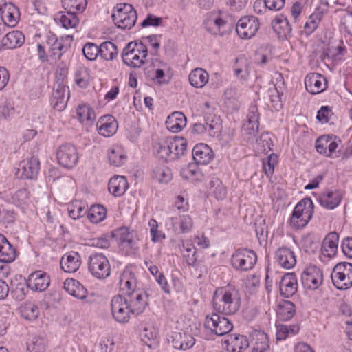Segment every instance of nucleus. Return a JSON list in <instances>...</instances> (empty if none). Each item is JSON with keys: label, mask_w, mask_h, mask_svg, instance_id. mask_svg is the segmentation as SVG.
I'll use <instances>...</instances> for the list:
<instances>
[{"label": "nucleus", "mask_w": 352, "mask_h": 352, "mask_svg": "<svg viewBox=\"0 0 352 352\" xmlns=\"http://www.w3.org/2000/svg\"><path fill=\"white\" fill-rule=\"evenodd\" d=\"M29 288L28 280L22 279L21 276H20V281L16 278L11 281V294L17 300L24 299Z\"/></svg>", "instance_id": "42"}, {"label": "nucleus", "mask_w": 352, "mask_h": 352, "mask_svg": "<svg viewBox=\"0 0 352 352\" xmlns=\"http://www.w3.org/2000/svg\"><path fill=\"white\" fill-rule=\"evenodd\" d=\"M148 55V48L142 42L129 43L123 49L122 58L124 64L131 67H140Z\"/></svg>", "instance_id": "4"}, {"label": "nucleus", "mask_w": 352, "mask_h": 352, "mask_svg": "<svg viewBox=\"0 0 352 352\" xmlns=\"http://www.w3.org/2000/svg\"><path fill=\"white\" fill-rule=\"evenodd\" d=\"M56 78V82L54 87L56 89L53 93L52 104L55 110L61 112L66 108L64 94L66 79V65L65 63L58 64Z\"/></svg>", "instance_id": "8"}, {"label": "nucleus", "mask_w": 352, "mask_h": 352, "mask_svg": "<svg viewBox=\"0 0 352 352\" xmlns=\"http://www.w3.org/2000/svg\"><path fill=\"white\" fill-rule=\"evenodd\" d=\"M21 316L29 320H36L39 316L38 307L29 302H25L21 308Z\"/></svg>", "instance_id": "54"}, {"label": "nucleus", "mask_w": 352, "mask_h": 352, "mask_svg": "<svg viewBox=\"0 0 352 352\" xmlns=\"http://www.w3.org/2000/svg\"><path fill=\"white\" fill-rule=\"evenodd\" d=\"M119 287L120 289L127 295L140 289L137 276L131 268L124 269L120 274Z\"/></svg>", "instance_id": "16"}, {"label": "nucleus", "mask_w": 352, "mask_h": 352, "mask_svg": "<svg viewBox=\"0 0 352 352\" xmlns=\"http://www.w3.org/2000/svg\"><path fill=\"white\" fill-rule=\"evenodd\" d=\"M247 122L244 124L243 129L250 135H254L258 131L259 115L258 108L256 106H252L249 109L247 116Z\"/></svg>", "instance_id": "36"}, {"label": "nucleus", "mask_w": 352, "mask_h": 352, "mask_svg": "<svg viewBox=\"0 0 352 352\" xmlns=\"http://www.w3.org/2000/svg\"><path fill=\"white\" fill-rule=\"evenodd\" d=\"M278 163V155L275 153H271L266 160L263 161V168L267 177H270L274 172V167Z\"/></svg>", "instance_id": "60"}, {"label": "nucleus", "mask_w": 352, "mask_h": 352, "mask_svg": "<svg viewBox=\"0 0 352 352\" xmlns=\"http://www.w3.org/2000/svg\"><path fill=\"white\" fill-rule=\"evenodd\" d=\"M225 103L231 109H238L239 107V94L234 89H227L224 92Z\"/></svg>", "instance_id": "56"}, {"label": "nucleus", "mask_w": 352, "mask_h": 352, "mask_svg": "<svg viewBox=\"0 0 352 352\" xmlns=\"http://www.w3.org/2000/svg\"><path fill=\"white\" fill-rule=\"evenodd\" d=\"M340 142L341 140L336 136L324 135L317 139L315 147L320 154L329 157H338L336 153Z\"/></svg>", "instance_id": "12"}, {"label": "nucleus", "mask_w": 352, "mask_h": 352, "mask_svg": "<svg viewBox=\"0 0 352 352\" xmlns=\"http://www.w3.org/2000/svg\"><path fill=\"white\" fill-rule=\"evenodd\" d=\"M153 76L152 79L159 84L167 83L168 80L165 79L164 71L167 68L165 63L155 58L153 60Z\"/></svg>", "instance_id": "50"}, {"label": "nucleus", "mask_w": 352, "mask_h": 352, "mask_svg": "<svg viewBox=\"0 0 352 352\" xmlns=\"http://www.w3.org/2000/svg\"><path fill=\"white\" fill-rule=\"evenodd\" d=\"M166 126L173 133L180 132L186 125V118L182 112H174L168 116Z\"/></svg>", "instance_id": "32"}, {"label": "nucleus", "mask_w": 352, "mask_h": 352, "mask_svg": "<svg viewBox=\"0 0 352 352\" xmlns=\"http://www.w3.org/2000/svg\"><path fill=\"white\" fill-rule=\"evenodd\" d=\"M25 41V36L21 31L14 30L7 32L0 41V49L2 47L13 49L21 46Z\"/></svg>", "instance_id": "30"}, {"label": "nucleus", "mask_w": 352, "mask_h": 352, "mask_svg": "<svg viewBox=\"0 0 352 352\" xmlns=\"http://www.w3.org/2000/svg\"><path fill=\"white\" fill-rule=\"evenodd\" d=\"M154 155L165 161H173L184 155L187 140L182 137L164 138L153 144Z\"/></svg>", "instance_id": "2"}, {"label": "nucleus", "mask_w": 352, "mask_h": 352, "mask_svg": "<svg viewBox=\"0 0 352 352\" xmlns=\"http://www.w3.org/2000/svg\"><path fill=\"white\" fill-rule=\"evenodd\" d=\"M338 242L339 236L335 232H330L325 236L321 245V252L320 254V259L321 261L326 263L332 259L336 255Z\"/></svg>", "instance_id": "15"}, {"label": "nucleus", "mask_w": 352, "mask_h": 352, "mask_svg": "<svg viewBox=\"0 0 352 352\" xmlns=\"http://www.w3.org/2000/svg\"><path fill=\"white\" fill-rule=\"evenodd\" d=\"M110 244V236L107 234H103L100 237L91 239L89 241V245L102 249L108 248Z\"/></svg>", "instance_id": "64"}, {"label": "nucleus", "mask_w": 352, "mask_h": 352, "mask_svg": "<svg viewBox=\"0 0 352 352\" xmlns=\"http://www.w3.org/2000/svg\"><path fill=\"white\" fill-rule=\"evenodd\" d=\"M230 261L232 267L236 270L248 272L256 265L257 256L252 250L238 249L232 254Z\"/></svg>", "instance_id": "9"}, {"label": "nucleus", "mask_w": 352, "mask_h": 352, "mask_svg": "<svg viewBox=\"0 0 352 352\" xmlns=\"http://www.w3.org/2000/svg\"><path fill=\"white\" fill-rule=\"evenodd\" d=\"M188 80L192 87L203 88L208 82L209 74L202 68H196L190 72Z\"/></svg>", "instance_id": "38"}, {"label": "nucleus", "mask_w": 352, "mask_h": 352, "mask_svg": "<svg viewBox=\"0 0 352 352\" xmlns=\"http://www.w3.org/2000/svg\"><path fill=\"white\" fill-rule=\"evenodd\" d=\"M81 265V256L77 251L67 252V273L76 272Z\"/></svg>", "instance_id": "55"}, {"label": "nucleus", "mask_w": 352, "mask_h": 352, "mask_svg": "<svg viewBox=\"0 0 352 352\" xmlns=\"http://www.w3.org/2000/svg\"><path fill=\"white\" fill-rule=\"evenodd\" d=\"M96 128L100 135L111 137L116 133L118 124L113 116L105 115L98 119L96 123Z\"/></svg>", "instance_id": "20"}, {"label": "nucleus", "mask_w": 352, "mask_h": 352, "mask_svg": "<svg viewBox=\"0 0 352 352\" xmlns=\"http://www.w3.org/2000/svg\"><path fill=\"white\" fill-rule=\"evenodd\" d=\"M151 241L154 243L160 242L164 239L165 234L158 230V223L155 219H151L148 222Z\"/></svg>", "instance_id": "63"}, {"label": "nucleus", "mask_w": 352, "mask_h": 352, "mask_svg": "<svg viewBox=\"0 0 352 352\" xmlns=\"http://www.w3.org/2000/svg\"><path fill=\"white\" fill-rule=\"evenodd\" d=\"M111 311L113 319L122 324L128 322L132 314L128 300L121 295H116L112 298Z\"/></svg>", "instance_id": "11"}, {"label": "nucleus", "mask_w": 352, "mask_h": 352, "mask_svg": "<svg viewBox=\"0 0 352 352\" xmlns=\"http://www.w3.org/2000/svg\"><path fill=\"white\" fill-rule=\"evenodd\" d=\"M50 283V276L42 271H36L32 273L28 279V285L30 288L37 292L45 291L49 287Z\"/></svg>", "instance_id": "21"}, {"label": "nucleus", "mask_w": 352, "mask_h": 352, "mask_svg": "<svg viewBox=\"0 0 352 352\" xmlns=\"http://www.w3.org/2000/svg\"><path fill=\"white\" fill-rule=\"evenodd\" d=\"M82 52L87 60H95L100 56V46L94 43H87L82 47Z\"/></svg>", "instance_id": "59"}, {"label": "nucleus", "mask_w": 352, "mask_h": 352, "mask_svg": "<svg viewBox=\"0 0 352 352\" xmlns=\"http://www.w3.org/2000/svg\"><path fill=\"white\" fill-rule=\"evenodd\" d=\"M276 338L277 340H285L289 336L296 335L299 331L298 324H278L276 326Z\"/></svg>", "instance_id": "52"}, {"label": "nucleus", "mask_w": 352, "mask_h": 352, "mask_svg": "<svg viewBox=\"0 0 352 352\" xmlns=\"http://www.w3.org/2000/svg\"><path fill=\"white\" fill-rule=\"evenodd\" d=\"M88 270L98 279H105L111 274V265L107 257L102 253L95 252L89 256Z\"/></svg>", "instance_id": "6"}, {"label": "nucleus", "mask_w": 352, "mask_h": 352, "mask_svg": "<svg viewBox=\"0 0 352 352\" xmlns=\"http://www.w3.org/2000/svg\"><path fill=\"white\" fill-rule=\"evenodd\" d=\"M87 218L94 223H99L107 217V210L102 205H93L88 210Z\"/></svg>", "instance_id": "49"}, {"label": "nucleus", "mask_w": 352, "mask_h": 352, "mask_svg": "<svg viewBox=\"0 0 352 352\" xmlns=\"http://www.w3.org/2000/svg\"><path fill=\"white\" fill-rule=\"evenodd\" d=\"M252 337L253 352H265L268 349L269 341L265 333L261 331H255Z\"/></svg>", "instance_id": "40"}, {"label": "nucleus", "mask_w": 352, "mask_h": 352, "mask_svg": "<svg viewBox=\"0 0 352 352\" xmlns=\"http://www.w3.org/2000/svg\"><path fill=\"white\" fill-rule=\"evenodd\" d=\"M314 205L310 198H304L295 206L289 218V226L296 230L305 228L314 214Z\"/></svg>", "instance_id": "3"}, {"label": "nucleus", "mask_w": 352, "mask_h": 352, "mask_svg": "<svg viewBox=\"0 0 352 352\" xmlns=\"http://www.w3.org/2000/svg\"><path fill=\"white\" fill-rule=\"evenodd\" d=\"M206 25L208 30L214 34H223L229 28L228 22L219 16L208 19Z\"/></svg>", "instance_id": "43"}, {"label": "nucleus", "mask_w": 352, "mask_h": 352, "mask_svg": "<svg viewBox=\"0 0 352 352\" xmlns=\"http://www.w3.org/2000/svg\"><path fill=\"white\" fill-rule=\"evenodd\" d=\"M126 159V153L122 146L116 144L109 149L108 160L111 165L121 166L125 163Z\"/></svg>", "instance_id": "33"}, {"label": "nucleus", "mask_w": 352, "mask_h": 352, "mask_svg": "<svg viewBox=\"0 0 352 352\" xmlns=\"http://www.w3.org/2000/svg\"><path fill=\"white\" fill-rule=\"evenodd\" d=\"M193 159L197 164H207L214 158L212 150L205 144L196 145L192 150Z\"/></svg>", "instance_id": "29"}, {"label": "nucleus", "mask_w": 352, "mask_h": 352, "mask_svg": "<svg viewBox=\"0 0 352 352\" xmlns=\"http://www.w3.org/2000/svg\"><path fill=\"white\" fill-rule=\"evenodd\" d=\"M67 293L79 300H84L87 295V289L78 280L67 278Z\"/></svg>", "instance_id": "44"}, {"label": "nucleus", "mask_w": 352, "mask_h": 352, "mask_svg": "<svg viewBox=\"0 0 352 352\" xmlns=\"http://www.w3.org/2000/svg\"><path fill=\"white\" fill-rule=\"evenodd\" d=\"M118 49L111 41L102 42L100 45V56L105 60H113L118 57Z\"/></svg>", "instance_id": "48"}, {"label": "nucleus", "mask_w": 352, "mask_h": 352, "mask_svg": "<svg viewBox=\"0 0 352 352\" xmlns=\"http://www.w3.org/2000/svg\"><path fill=\"white\" fill-rule=\"evenodd\" d=\"M47 341L45 338L41 336L34 337L32 342L28 344L29 352H45Z\"/></svg>", "instance_id": "61"}, {"label": "nucleus", "mask_w": 352, "mask_h": 352, "mask_svg": "<svg viewBox=\"0 0 352 352\" xmlns=\"http://www.w3.org/2000/svg\"><path fill=\"white\" fill-rule=\"evenodd\" d=\"M276 262L285 269H292L296 263L294 252L288 248H280L275 254Z\"/></svg>", "instance_id": "27"}, {"label": "nucleus", "mask_w": 352, "mask_h": 352, "mask_svg": "<svg viewBox=\"0 0 352 352\" xmlns=\"http://www.w3.org/2000/svg\"><path fill=\"white\" fill-rule=\"evenodd\" d=\"M153 177L159 182L167 183L171 179L172 173L168 167H157L153 170Z\"/></svg>", "instance_id": "58"}, {"label": "nucleus", "mask_w": 352, "mask_h": 352, "mask_svg": "<svg viewBox=\"0 0 352 352\" xmlns=\"http://www.w3.org/2000/svg\"><path fill=\"white\" fill-rule=\"evenodd\" d=\"M276 313L280 320H289L296 313L294 304L288 300L281 301L278 305Z\"/></svg>", "instance_id": "45"}, {"label": "nucleus", "mask_w": 352, "mask_h": 352, "mask_svg": "<svg viewBox=\"0 0 352 352\" xmlns=\"http://www.w3.org/2000/svg\"><path fill=\"white\" fill-rule=\"evenodd\" d=\"M111 17L118 28L129 30L135 24L138 15L131 4L119 3L114 8Z\"/></svg>", "instance_id": "5"}, {"label": "nucleus", "mask_w": 352, "mask_h": 352, "mask_svg": "<svg viewBox=\"0 0 352 352\" xmlns=\"http://www.w3.org/2000/svg\"><path fill=\"white\" fill-rule=\"evenodd\" d=\"M0 12L1 18L6 23L8 28L14 27L17 23V17L15 12H17V8L11 3H3V6L0 5Z\"/></svg>", "instance_id": "39"}, {"label": "nucleus", "mask_w": 352, "mask_h": 352, "mask_svg": "<svg viewBox=\"0 0 352 352\" xmlns=\"http://www.w3.org/2000/svg\"><path fill=\"white\" fill-rule=\"evenodd\" d=\"M88 206L85 202L75 200L67 206L69 217L76 220L82 217L87 212Z\"/></svg>", "instance_id": "46"}, {"label": "nucleus", "mask_w": 352, "mask_h": 352, "mask_svg": "<svg viewBox=\"0 0 352 352\" xmlns=\"http://www.w3.org/2000/svg\"><path fill=\"white\" fill-rule=\"evenodd\" d=\"M181 175L183 178L190 180L197 181L200 180L201 174L197 166L195 164L189 165L181 170Z\"/></svg>", "instance_id": "57"}, {"label": "nucleus", "mask_w": 352, "mask_h": 352, "mask_svg": "<svg viewBox=\"0 0 352 352\" xmlns=\"http://www.w3.org/2000/svg\"><path fill=\"white\" fill-rule=\"evenodd\" d=\"M80 155L73 144H67V169L74 168L78 162Z\"/></svg>", "instance_id": "62"}, {"label": "nucleus", "mask_w": 352, "mask_h": 352, "mask_svg": "<svg viewBox=\"0 0 352 352\" xmlns=\"http://www.w3.org/2000/svg\"><path fill=\"white\" fill-rule=\"evenodd\" d=\"M323 274L316 265H309L305 268L301 275L302 283L305 288L316 289L322 284Z\"/></svg>", "instance_id": "14"}, {"label": "nucleus", "mask_w": 352, "mask_h": 352, "mask_svg": "<svg viewBox=\"0 0 352 352\" xmlns=\"http://www.w3.org/2000/svg\"><path fill=\"white\" fill-rule=\"evenodd\" d=\"M117 235L120 244L124 248H127L133 252L138 250V238L136 234L131 232L126 227H122L117 230Z\"/></svg>", "instance_id": "23"}, {"label": "nucleus", "mask_w": 352, "mask_h": 352, "mask_svg": "<svg viewBox=\"0 0 352 352\" xmlns=\"http://www.w3.org/2000/svg\"><path fill=\"white\" fill-rule=\"evenodd\" d=\"M234 71L238 78L246 80L250 76V67L246 60L239 59L236 60Z\"/></svg>", "instance_id": "53"}, {"label": "nucleus", "mask_w": 352, "mask_h": 352, "mask_svg": "<svg viewBox=\"0 0 352 352\" xmlns=\"http://www.w3.org/2000/svg\"><path fill=\"white\" fill-rule=\"evenodd\" d=\"M210 193L218 200L226 197L227 189L223 182L217 177H212L208 184Z\"/></svg>", "instance_id": "41"}, {"label": "nucleus", "mask_w": 352, "mask_h": 352, "mask_svg": "<svg viewBox=\"0 0 352 352\" xmlns=\"http://www.w3.org/2000/svg\"><path fill=\"white\" fill-rule=\"evenodd\" d=\"M16 257V250L7 239L0 234V262L10 263Z\"/></svg>", "instance_id": "35"}, {"label": "nucleus", "mask_w": 352, "mask_h": 352, "mask_svg": "<svg viewBox=\"0 0 352 352\" xmlns=\"http://www.w3.org/2000/svg\"><path fill=\"white\" fill-rule=\"evenodd\" d=\"M204 327L215 335L221 336L232 331L233 324L228 318L212 313L206 316Z\"/></svg>", "instance_id": "10"}, {"label": "nucleus", "mask_w": 352, "mask_h": 352, "mask_svg": "<svg viewBox=\"0 0 352 352\" xmlns=\"http://www.w3.org/2000/svg\"><path fill=\"white\" fill-rule=\"evenodd\" d=\"M39 161L37 157H32L26 162L19 165L18 174L22 179H33L36 178L39 170Z\"/></svg>", "instance_id": "26"}, {"label": "nucleus", "mask_w": 352, "mask_h": 352, "mask_svg": "<svg viewBox=\"0 0 352 352\" xmlns=\"http://www.w3.org/2000/svg\"><path fill=\"white\" fill-rule=\"evenodd\" d=\"M343 198V193L341 190H327L318 197L320 204L327 210H333L337 208L341 203Z\"/></svg>", "instance_id": "18"}, {"label": "nucleus", "mask_w": 352, "mask_h": 352, "mask_svg": "<svg viewBox=\"0 0 352 352\" xmlns=\"http://www.w3.org/2000/svg\"><path fill=\"white\" fill-rule=\"evenodd\" d=\"M87 6V0H67V28H74L79 23L78 13L82 12Z\"/></svg>", "instance_id": "17"}, {"label": "nucleus", "mask_w": 352, "mask_h": 352, "mask_svg": "<svg viewBox=\"0 0 352 352\" xmlns=\"http://www.w3.org/2000/svg\"><path fill=\"white\" fill-rule=\"evenodd\" d=\"M228 342L232 352H241L250 345L247 337L239 334L230 335Z\"/></svg>", "instance_id": "47"}, {"label": "nucleus", "mask_w": 352, "mask_h": 352, "mask_svg": "<svg viewBox=\"0 0 352 352\" xmlns=\"http://www.w3.org/2000/svg\"><path fill=\"white\" fill-rule=\"evenodd\" d=\"M129 306L133 314H140L144 311L148 305V295L139 289L128 295Z\"/></svg>", "instance_id": "22"}, {"label": "nucleus", "mask_w": 352, "mask_h": 352, "mask_svg": "<svg viewBox=\"0 0 352 352\" xmlns=\"http://www.w3.org/2000/svg\"><path fill=\"white\" fill-rule=\"evenodd\" d=\"M241 296L234 287L228 286L217 288L212 297V307L219 314L231 315L240 308Z\"/></svg>", "instance_id": "1"}, {"label": "nucleus", "mask_w": 352, "mask_h": 352, "mask_svg": "<svg viewBox=\"0 0 352 352\" xmlns=\"http://www.w3.org/2000/svg\"><path fill=\"white\" fill-rule=\"evenodd\" d=\"M181 251L187 264L193 266L197 260L194 245L190 241H184Z\"/></svg>", "instance_id": "51"}, {"label": "nucleus", "mask_w": 352, "mask_h": 352, "mask_svg": "<svg viewBox=\"0 0 352 352\" xmlns=\"http://www.w3.org/2000/svg\"><path fill=\"white\" fill-rule=\"evenodd\" d=\"M259 25L258 20L256 16H245L238 21L236 31L241 38L248 39L256 34Z\"/></svg>", "instance_id": "13"}, {"label": "nucleus", "mask_w": 352, "mask_h": 352, "mask_svg": "<svg viewBox=\"0 0 352 352\" xmlns=\"http://www.w3.org/2000/svg\"><path fill=\"white\" fill-rule=\"evenodd\" d=\"M333 285L340 290L352 287V263L341 262L335 265L331 272Z\"/></svg>", "instance_id": "7"}, {"label": "nucleus", "mask_w": 352, "mask_h": 352, "mask_svg": "<svg viewBox=\"0 0 352 352\" xmlns=\"http://www.w3.org/2000/svg\"><path fill=\"white\" fill-rule=\"evenodd\" d=\"M129 184L124 176L114 175L109 182L108 190L114 197H121L126 191Z\"/></svg>", "instance_id": "31"}, {"label": "nucleus", "mask_w": 352, "mask_h": 352, "mask_svg": "<svg viewBox=\"0 0 352 352\" xmlns=\"http://www.w3.org/2000/svg\"><path fill=\"white\" fill-rule=\"evenodd\" d=\"M45 44L48 48L50 56L59 61L56 64L64 63L63 60L60 61L63 54V50L65 47L64 41L62 38L58 40L55 34H50L47 36Z\"/></svg>", "instance_id": "24"}, {"label": "nucleus", "mask_w": 352, "mask_h": 352, "mask_svg": "<svg viewBox=\"0 0 352 352\" xmlns=\"http://www.w3.org/2000/svg\"><path fill=\"white\" fill-rule=\"evenodd\" d=\"M305 85L307 91L317 94L326 89L327 80L318 73H310L305 78Z\"/></svg>", "instance_id": "19"}, {"label": "nucleus", "mask_w": 352, "mask_h": 352, "mask_svg": "<svg viewBox=\"0 0 352 352\" xmlns=\"http://www.w3.org/2000/svg\"><path fill=\"white\" fill-rule=\"evenodd\" d=\"M272 26L280 37L290 35L292 30L288 19L283 14H279L272 21Z\"/></svg>", "instance_id": "37"}, {"label": "nucleus", "mask_w": 352, "mask_h": 352, "mask_svg": "<svg viewBox=\"0 0 352 352\" xmlns=\"http://www.w3.org/2000/svg\"><path fill=\"white\" fill-rule=\"evenodd\" d=\"M171 342L176 349L187 350L194 346L195 339L186 332H173L171 336Z\"/></svg>", "instance_id": "28"}, {"label": "nucleus", "mask_w": 352, "mask_h": 352, "mask_svg": "<svg viewBox=\"0 0 352 352\" xmlns=\"http://www.w3.org/2000/svg\"><path fill=\"white\" fill-rule=\"evenodd\" d=\"M75 112L78 120L84 124H90L96 118L95 111L87 104H79L76 107Z\"/></svg>", "instance_id": "34"}, {"label": "nucleus", "mask_w": 352, "mask_h": 352, "mask_svg": "<svg viewBox=\"0 0 352 352\" xmlns=\"http://www.w3.org/2000/svg\"><path fill=\"white\" fill-rule=\"evenodd\" d=\"M298 288L297 278L294 274H285L279 283L280 295L285 298L292 297L296 294Z\"/></svg>", "instance_id": "25"}]
</instances>
